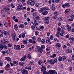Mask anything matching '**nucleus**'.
Returning <instances> with one entry per match:
<instances>
[{"instance_id": "1", "label": "nucleus", "mask_w": 74, "mask_h": 74, "mask_svg": "<svg viewBox=\"0 0 74 74\" xmlns=\"http://www.w3.org/2000/svg\"><path fill=\"white\" fill-rule=\"evenodd\" d=\"M2 45L0 46V49L2 50L3 49V45H5V44L8 42V40L7 39H5L2 40L1 41Z\"/></svg>"}, {"instance_id": "2", "label": "nucleus", "mask_w": 74, "mask_h": 74, "mask_svg": "<svg viewBox=\"0 0 74 74\" xmlns=\"http://www.w3.org/2000/svg\"><path fill=\"white\" fill-rule=\"evenodd\" d=\"M43 74H57V73L56 71L53 70L49 71V72L47 71H42Z\"/></svg>"}, {"instance_id": "3", "label": "nucleus", "mask_w": 74, "mask_h": 74, "mask_svg": "<svg viewBox=\"0 0 74 74\" xmlns=\"http://www.w3.org/2000/svg\"><path fill=\"white\" fill-rule=\"evenodd\" d=\"M47 62L48 63H50L51 64H54L55 63L57 62V59L56 58L54 60L52 59H51L50 60H48Z\"/></svg>"}, {"instance_id": "4", "label": "nucleus", "mask_w": 74, "mask_h": 74, "mask_svg": "<svg viewBox=\"0 0 74 74\" xmlns=\"http://www.w3.org/2000/svg\"><path fill=\"white\" fill-rule=\"evenodd\" d=\"M45 10H49L48 7H44L40 8L38 10V11L40 13H41L42 12H44V11Z\"/></svg>"}, {"instance_id": "5", "label": "nucleus", "mask_w": 74, "mask_h": 74, "mask_svg": "<svg viewBox=\"0 0 74 74\" xmlns=\"http://www.w3.org/2000/svg\"><path fill=\"white\" fill-rule=\"evenodd\" d=\"M35 19H36V20H34V23H36V22H38L39 23H41V21L39 20V19H40V17L38 16H36Z\"/></svg>"}, {"instance_id": "6", "label": "nucleus", "mask_w": 74, "mask_h": 74, "mask_svg": "<svg viewBox=\"0 0 74 74\" xmlns=\"http://www.w3.org/2000/svg\"><path fill=\"white\" fill-rule=\"evenodd\" d=\"M28 4H30L32 6H34V5L35 4V2L34 1L32 0H29L28 1Z\"/></svg>"}, {"instance_id": "7", "label": "nucleus", "mask_w": 74, "mask_h": 74, "mask_svg": "<svg viewBox=\"0 0 74 74\" xmlns=\"http://www.w3.org/2000/svg\"><path fill=\"white\" fill-rule=\"evenodd\" d=\"M42 51L43 50H41V47H38L36 50V52H40V53H42Z\"/></svg>"}, {"instance_id": "8", "label": "nucleus", "mask_w": 74, "mask_h": 74, "mask_svg": "<svg viewBox=\"0 0 74 74\" xmlns=\"http://www.w3.org/2000/svg\"><path fill=\"white\" fill-rule=\"evenodd\" d=\"M18 6L17 7V10H18V11H21L22 9V5H20V4H18Z\"/></svg>"}, {"instance_id": "9", "label": "nucleus", "mask_w": 74, "mask_h": 74, "mask_svg": "<svg viewBox=\"0 0 74 74\" xmlns=\"http://www.w3.org/2000/svg\"><path fill=\"white\" fill-rule=\"evenodd\" d=\"M26 58H27V56L26 55H24L23 58H22L20 60L21 62H23V61H25V60L26 59Z\"/></svg>"}, {"instance_id": "10", "label": "nucleus", "mask_w": 74, "mask_h": 74, "mask_svg": "<svg viewBox=\"0 0 74 74\" xmlns=\"http://www.w3.org/2000/svg\"><path fill=\"white\" fill-rule=\"evenodd\" d=\"M14 49L16 50H20V46L19 45H14Z\"/></svg>"}, {"instance_id": "11", "label": "nucleus", "mask_w": 74, "mask_h": 74, "mask_svg": "<svg viewBox=\"0 0 74 74\" xmlns=\"http://www.w3.org/2000/svg\"><path fill=\"white\" fill-rule=\"evenodd\" d=\"M22 73L23 74H28V71L25 69H23L22 71Z\"/></svg>"}, {"instance_id": "12", "label": "nucleus", "mask_w": 74, "mask_h": 74, "mask_svg": "<svg viewBox=\"0 0 74 74\" xmlns=\"http://www.w3.org/2000/svg\"><path fill=\"white\" fill-rule=\"evenodd\" d=\"M11 34L13 40H14V41H15V36H16V34L14 33H12Z\"/></svg>"}, {"instance_id": "13", "label": "nucleus", "mask_w": 74, "mask_h": 74, "mask_svg": "<svg viewBox=\"0 0 74 74\" xmlns=\"http://www.w3.org/2000/svg\"><path fill=\"white\" fill-rule=\"evenodd\" d=\"M41 71L42 72V71H45L46 70V67L45 66H42L41 68Z\"/></svg>"}, {"instance_id": "14", "label": "nucleus", "mask_w": 74, "mask_h": 74, "mask_svg": "<svg viewBox=\"0 0 74 74\" xmlns=\"http://www.w3.org/2000/svg\"><path fill=\"white\" fill-rule=\"evenodd\" d=\"M60 1V0H52V2L53 3H59V2Z\"/></svg>"}, {"instance_id": "15", "label": "nucleus", "mask_w": 74, "mask_h": 74, "mask_svg": "<svg viewBox=\"0 0 74 74\" xmlns=\"http://www.w3.org/2000/svg\"><path fill=\"white\" fill-rule=\"evenodd\" d=\"M72 51V50H71V49L69 48L68 49H67L66 50V53H70V52H71Z\"/></svg>"}, {"instance_id": "16", "label": "nucleus", "mask_w": 74, "mask_h": 74, "mask_svg": "<svg viewBox=\"0 0 74 74\" xmlns=\"http://www.w3.org/2000/svg\"><path fill=\"white\" fill-rule=\"evenodd\" d=\"M61 46L60 45V44L59 43H57L56 45V47L58 49L60 48Z\"/></svg>"}, {"instance_id": "17", "label": "nucleus", "mask_w": 74, "mask_h": 74, "mask_svg": "<svg viewBox=\"0 0 74 74\" xmlns=\"http://www.w3.org/2000/svg\"><path fill=\"white\" fill-rule=\"evenodd\" d=\"M14 27L15 30L17 31L18 30V25L16 24H15L14 25Z\"/></svg>"}, {"instance_id": "18", "label": "nucleus", "mask_w": 74, "mask_h": 74, "mask_svg": "<svg viewBox=\"0 0 74 74\" xmlns=\"http://www.w3.org/2000/svg\"><path fill=\"white\" fill-rule=\"evenodd\" d=\"M5 59L6 60H8V62H10V61H11V58L8 57H6L5 58Z\"/></svg>"}, {"instance_id": "19", "label": "nucleus", "mask_w": 74, "mask_h": 74, "mask_svg": "<svg viewBox=\"0 0 74 74\" xmlns=\"http://www.w3.org/2000/svg\"><path fill=\"white\" fill-rule=\"evenodd\" d=\"M42 12V14L44 15H46L48 14V12L47 11H44Z\"/></svg>"}, {"instance_id": "20", "label": "nucleus", "mask_w": 74, "mask_h": 74, "mask_svg": "<svg viewBox=\"0 0 74 74\" xmlns=\"http://www.w3.org/2000/svg\"><path fill=\"white\" fill-rule=\"evenodd\" d=\"M24 24H21L20 25H19V28H24Z\"/></svg>"}, {"instance_id": "21", "label": "nucleus", "mask_w": 74, "mask_h": 74, "mask_svg": "<svg viewBox=\"0 0 74 74\" xmlns=\"http://www.w3.org/2000/svg\"><path fill=\"white\" fill-rule=\"evenodd\" d=\"M70 11V9H66L65 11L64 12V13H65V14H67V13H68Z\"/></svg>"}, {"instance_id": "22", "label": "nucleus", "mask_w": 74, "mask_h": 74, "mask_svg": "<svg viewBox=\"0 0 74 74\" xmlns=\"http://www.w3.org/2000/svg\"><path fill=\"white\" fill-rule=\"evenodd\" d=\"M59 35H60V32H58L56 34V36L57 37H59Z\"/></svg>"}, {"instance_id": "23", "label": "nucleus", "mask_w": 74, "mask_h": 74, "mask_svg": "<svg viewBox=\"0 0 74 74\" xmlns=\"http://www.w3.org/2000/svg\"><path fill=\"white\" fill-rule=\"evenodd\" d=\"M63 58L62 57H59L58 58V61H59V62H61V61H62V59Z\"/></svg>"}, {"instance_id": "24", "label": "nucleus", "mask_w": 74, "mask_h": 74, "mask_svg": "<svg viewBox=\"0 0 74 74\" xmlns=\"http://www.w3.org/2000/svg\"><path fill=\"white\" fill-rule=\"evenodd\" d=\"M56 54H54L52 55V56H50V57L51 58H55V57H56Z\"/></svg>"}, {"instance_id": "25", "label": "nucleus", "mask_w": 74, "mask_h": 74, "mask_svg": "<svg viewBox=\"0 0 74 74\" xmlns=\"http://www.w3.org/2000/svg\"><path fill=\"white\" fill-rule=\"evenodd\" d=\"M65 5L66 7H67L68 8L70 7V4L69 3H66Z\"/></svg>"}, {"instance_id": "26", "label": "nucleus", "mask_w": 74, "mask_h": 74, "mask_svg": "<svg viewBox=\"0 0 74 74\" xmlns=\"http://www.w3.org/2000/svg\"><path fill=\"white\" fill-rule=\"evenodd\" d=\"M46 41V43H47V44H48V42H50V39L49 38L48 39V38H47Z\"/></svg>"}, {"instance_id": "27", "label": "nucleus", "mask_w": 74, "mask_h": 74, "mask_svg": "<svg viewBox=\"0 0 74 74\" xmlns=\"http://www.w3.org/2000/svg\"><path fill=\"white\" fill-rule=\"evenodd\" d=\"M38 64L39 65H41L42 64V62L41 61V60H39L38 61Z\"/></svg>"}, {"instance_id": "28", "label": "nucleus", "mask_w": 74, "mask_h": 74, "mask_svg": "<svg viewBox=\"0 0 74 74\" xmlns=\"http://www.w3.org/2000/svg\"><path fill=\"white\" fill-rule=\"evenodd\" d=\"M4 33L5 35H6V36H7V35H8V32L7 31H4Z\"/></svg>"}, {"instance_id": "29", "label": "nucleus", "mask_w": 74, "mask_h": 74, "mask_svg": "<svg viewBox=\"0 0 74 74\" xmlns=\"http://www.w3.org/2000/svg\"><path fill=\"white\" fill-rule=\"evenodd\" d=\"M61 28L62 29V30H65L66 29H65V27H64V25H62L61 26Z\"/></svg>"}, {"instance_id": "30", "label": "nucleus", "mask_w": 74, "mask_h": 74, "mask_svg": "<svg viewBox=\"0 0 74 74\" xmlns=\"http://www.w3.org/2000/svg\"><path fill=\"white\" fill-rule=\"evenodd\" d=\"M37 41L38 42H40L41 41V38H38L37 39Z\"/></svg>"}, {"instance_id": "31", "label": "nucleus", "mask_w": 74, "mask_h": 74, "mask_svg": "<svg viewBox=\"0 0 74 74\" xmlns=\"http://www.w3.org/2000/svg\"><path fill=\"white\" fill-rule=\"evenodd\" d=\"M20 66H22L24 65V62H21L19 63Z\"/></svg>"}, {"instance_id": "32", "label": "nucleus", "mask_w": 74, "mask_h": 74, "mask_svg": "<svg viewBox=\"0 0 74 74\" xmlns=\"http://www.w3.org/2000/svg\"><path fill=\"white\" fill-rule=\"evenodd\" d=\"M45 20L46 21H48L49 20V18L48 17H45Z\"/></svg>"}, {"instance_id": "33", "label": "nucleus", "mask_w": 74, "mask_h": 74, "mask_svg": "<svg viewBox=\"0 0 74 74\" xmlns=\"http://www.w3.org/2000/svg\"><path fill=\"white\" fill-rule=\"evenodd\" d=\"M58 15V13L57 12L55 11L53 12V15L54 16H57Z\"/></svg>"}, {"instance_id": "34", "label": "nucleus", "mask_w": 74, "mask_h": 74, "mask_svg": "<svg viewBox=\"0 0 74 74\" xmlns=\"http://www.w3.org/2000/svg\"><path fill=\"white\" fill-rule=\"evenodd\" d=\"M22 36V37L23 38H25V34L24 33H22L21 34Z\"/></svg>"}, {"instance_id": "35", "label": "nucleus", "mask_w": 74, "mask_h": 74, "mask_svg": "<svg viewBox=\"0 0 74 74\" xmlns=\"http://www.w3.org/2000/svg\"><path fill=\"white\" fill-rule=\"evenodd\" d=\"M13 63L14 64H18V62L16 61H13Z\"/></svg>"}, {"instance_id": "36", "label": "nucleus", "mask_w": 74, "mask_h": 74, "mask_svg": "<svg viewBox=\"0 0 74 74\" xmlns=\"http://www.w3.org/2000/svg\"><path fill=\"white\" fill-rule=\"evenodd\" d=\"M52 18H53V19H56V18H57V16H53L52 17Z\"/></svg>"}, {"instance_id": "37", "label": "nucleus", "mask_w": 74, "mask_h": 74, "mask_svg": "<svg viewBox=\"0 0 74 74\" xmlns=\"http://www.w3.org/2000/svg\"><path fill=\"white\" fill-rule=\"evenodd\" d=\"M45 49V45H42L41 46V50H42L43 49Z\"/></svg>"}, {"instance_id": "38", "label": "nucleus", "mask_w": 74, "mask_h": 74, "mask_svg": "<svg viewBox=\"0 0 74 74\" xmlns=\"http://www.w3.org/2000/svg\"><path fill=\"white\" fill-rule=\"evenodd\" d=\"M6 68H10V65H9L8 64L5 66Z\"/></svg>"}, {"instance_id": "39", "label": "nucleus", "mask_w": 74, "mask_h": 74, "mask_svg": "<svg viewBox=\"0 0 74 74\" xmlns=\"http://www.w3.org/2000/svg\"><path fill=\"white\" fill-rule=\"evenodd\" d=\"M25 69H28V70H32V68L31 67H25Z\"/></svg>"}, {"instance_id": "40", "label": "nucleus", "mask_w": 74, "mask_h": 74, "mask_svg": "<svg viewBox=\"0 0 74 74\" xmlns=\"http://www.w3.org/2000/svg\"><path fill=\"white\" fill-rule=\"evenodd\" d=\"M10 6L11 7H12V8H14L15 7V6L14 5H13V3H11L10 4Z\"/></svg>"}, {"instance_id": "41", "label": "nucleus", "mask_w": 74, "mask_h": 74, "mask_svg": "<svg viewBox=\"0 0 74 74\" xmlns=\"http://www.w3.org/2000/svg\"><path fill=\"white\" fill-rule=\"evenodd\" d=\"M73 20H74V18H70L69 19H68V21H69V22H70L71 21H73Z\"/></svg>"}, {"instance_id": "42", "label": "nucleus", "mask_w": 74, "mask_h": 74, "mask_svg": "<svg viewBox=\"0 0 74 74\" xmlns=\"http://www.w3.org/2000/svg\"><path fill=\"white\" fill-rule=\"evenodd\" d=\"M31 27L32 30H34L35 27H36V26L35 25H32L31 26Z\"/></svg>"}, {"instance_id": "43", "label": "nucleus", "mask_w": 74, "mask_h": 74, "mask_svg": "<svg viewBox=\"0 0 74 74\" xmlns=\"http://www.w3.org/2000/svg\"><path fill=\"white\" fill-rule=\"evenodd\" d=\"M28 59H31V56L30 54H28L27 57Z\"/></svg>"}, {"instance_id": "44", "label": "nucleus", "mask_w": 74, "mask_h": 74, "mask_svg": "<svg viewBox=\"0 0 74 74\" xmlns=\"http://www.w3.org/2000/svg\"><path fill=\"white\" fill-rule=\"evenodd\" d=\"M31 9L32 10V12H33L34 11H36V9H34L33 8H32Z\"/></svg>"}, {"instance_id": "45", "label": "nucleus", "mask_w": 74, "mask_h": 74, "mask_svg": "<svg viewBox=\"0 0 74 74\" xmlns=\"http://www.w3.org/2000/svg\"><path fill=\"white\" fill-rule=\"evenodd\" d=\"M50 39L51 40H53V36L52 35H51L50 36Z\"/></svg>"}, {"instance_id": "46", "label": "nucleus", "mask_w": 74, "mask_h": 74, "mask_svg": "<svg viewBox=\"0 0 74 74\" xmlns=\"http://www.w3.org/2000/svg\"><path fill=\"white\" fill-rule=\"evenodd\" d=\"M69 40H74V38L73 37H71V38H69Z\"/></svg>"}, {"instance_id": "47", "label": "nucleus", "mask_w": 74, "mask_h": 74, "mask_svg": "<svg viewBox=\"0 0 74 74\" xmlns=\"http://www.w3.org/2000/svg\"><path fill=\"white\" fill-rule=\"evenodd\" d=\"M29 41L30 43H33V40H32L30 39L29 40Z\"/></svg>"}, {"instance_id": "48", "label": "nucleus", "mask_w": 74, "mask_h": 74, "mask_svg": "<svg viewBox=\"0 0 74 74\" xmlns=\"http://www.w3.org/2000/svg\"><path fill=\"white\" fill-rule=\"evenodd\" d=\"M34 48V47L32 46V47H31L29 49V51H31V50H32Z\"/></svg>"}, {"instance_id": "49", "label": "nucleus", "mask_w": 74, "mask_h": 74, "mask_svg": "<svg viewBox=\"0 0 74 74\" xmlns=\"http://www.w3.org/2000/svg\"><path fill=\"white\" fill-rule=\"evenodd\" d=\"M71 26H69V27H68L67 29L69 31H70L71 30Z\"/></svg>"}, {"instance_id": "50", "label": "nucleus", "mask_w": 74, "mask_h": 74, "mask_svg": "<svg viewBox=\"0 0 74 74\" xmlns=\"http://www.w3.org/2000/svg\"><path fill=\"white\" fill-rule=\"evenodd\" d=\"M51 0H49V1H47V3L49 4H51Z\"/></svg>"}, {"instance_id": "51", "label": "nucleus", "mask_w": 74, "mask_h": 74, "mask_svg": "<svg viewBox=\"0 0 74 74\" xmlns=\"http://www.w3.org/2000/svg\"><path fill=\"white\" fill-rule=\"evenodd\" d=\"M63 60V61L65 60L66 59V57L65 56H63L62 57Z\"/></svg>"}, {"instance_id": "52", "label": "nucleus", "mask_w": 74, "mask_h": 74, "mask_svg": "<svg viewBox=\"0 0 74 74\" xmlns=\"http://www.w3.org/2000/svg\"><path fill=\"white\" fill-rule=\"evenodd\" d=\"M30 64L31 65H34V62H33V61H31L30 62Z\"/></svg>"}, {"instance_id": "53", "label": "nucleus", "mask_w": 74, "mask_h": 74, "mask_svg": "<svg viewBox=\"0 0 74 74\" xmlns=\"http://www.w3.org/2000/svg\"><path fill=\"white\" fill-rule=\"evenodd\" d=\"M62 7H63V8H66V7L65 3L64 4L62 5Z\"/></svg>"}, {"instance_id": "54", "label": "nucleus", "mask_w": 74, "mask_h": 74, "mask_svg": "<svg viewBox=\"0 0 74 74\" xmlns=\"http://www.w3.org/2000/svg\"><path fill=\"white\" fill-rule=\"evenodd\" d=\"M45 40L44 39H42L41 40V42L42 43H44V42H45Z\"/></svg>"}, {"instance_id": "55", "label": "nucleus", "mask_w": 74, "mask_h": 74, "mask_svg": "<svg viewBox=\"0 0 74 74\" xmlns=\"http://www.w3.org/2000/svg\"><path fill=\"white\" fill-rule=\"evenodd\" d=\"M39 3H36L35 6H36V7H39Z\"/></svg>"}, {"instance_id": "56", "label": "nucleus", "mask_w": 74, "mask_h": 74, "mask_svg": "<svg viewBox=\"0 0 74 74\" xmlns=\"http://www.w3.org/2000/svg\"><path fill=\"white\" fill-rule=\"evenodd\" d=\"M58 20L59 21H61L62 20V17H61L58 18Z\"/></svg>"}, {"instance_id": "57", "label": "nucleus", "mask_w": 74, "mask_h": 74, "mask_svg": "<svg viewBox=\"0 0 74 74\" xmlns=\"http://www.w3.org/2000/svg\"><path fill=\"white\" fill-rule=\"evenodd\" d=\"M56 9V8H55V7H52L51 8V10H52L53 11H54V10H55Z\"/></svg>"}, {"instance_id": "58", "label": "nucleus", "mask_w": 74, "mask_h": 74, "mask_svg": "<svg viewBox=\"0 0 74 74\" xmlns=\"http://www.w3.org/2000/svg\"><path fill=\"white\" fill-rule=\"evenodd\" d=\"M39 32H38V31H36L35 32V35H36V36H37L38 35V33Z\"/></svg>"}, {"instance_id": "59", "label": "nucleus", "mask_w": 74, "mask_h": 74, "mask_svg": "<svg viewBox=\"0 0 74 74\" xmlns=\"http://www.w3.org/2000/svg\"><path fill=\"white\" fill-rule=\"evenodd\" d=\"M10 9H8L7 10V13L8 14H10Z\"/></svg>"}, {"instance_id": "60", "label": "nucleus", "mask_w": 74, "mask_h": 74, "mask_svg": "<svg viewBox=\"0 0 74 74\" xmlns=\"http://www.w3.org/2000/svg\"><path fill=\"white\" fill-rule=\"evenodd\" d=\"M6 8H7V10H10V6H7L6 7Z\"/></svg>"}, {"instance_id": "61", "label": "nucleus", "mask_w": 74, "mask_h": 74, "mask_svg": "<svg viewBox=\"0 0 74 74\" xmlns=\"http://www.w3.org/2000/svg\"><path fill=\"white\" fill-rule=\"evenodd\" d=\"M32 40L34 41H35L36 40V37L35 36H33L32 37Z\"/></svg>"}, {"instance_id": "62", "label": "nucleus", "mask_w": 74, "mask_h": 74, "mask_svg": "<svg viewBox=\"0 0 74 74\" xmlns=\"http://www.w3.org/2000/svg\"><path fill=\"white\" fill-rule=\"evenodd\" d=\"M68 62H69V63H70L71 62H72V60H71V59H69L68 60Z\"/></svg>"}, {"instance_id": "63", "label": "nucleus", "mask_w": 74, "mask_h": 74, "mask_svg": "<svg viewBox=\"0 0 74 74\" xmlns=\"http://www.w3.org/2000/svg\"><path fill=\"white\" fill-rule=\"evenodd\" d=\"M23 44H27V41L24 40L23 41Z\"/></svg>"}, {"instance_id": "64", "label": "nucleus", "mask_w": 74, "mask_h": 74, "mask_svg": "<svg viewBox=\"0 0 74 74\" xmlns=\"http://www.w3.org/2000/svg\"><path fill=\"white\" fill-rule=\"evenodd\" d=\"M63 49H66L67 48V46L66 45H64L63 46Z\"/></svg>"}]
</instances>
